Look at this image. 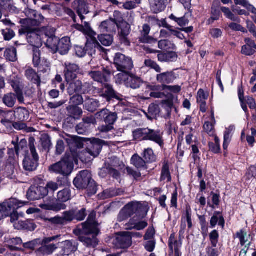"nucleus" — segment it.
<instances>
[{
	"label": "nucleus",
	"mask_w": 256,
	"mask_h": 256,
	"mask_svg": "<svg viewBox=\"0 0 256 256\" xmlns=\"http://www.w3.org/2000/svg\"><path fill=\"white\" fill-rule=\"evenodd\" d=\"M74 27L87 36L86 48L89 55L92 56L94 54L96 48L100 50L102 48L95 37L96 33L92 30L88 22H84V25L75 24Z\"/></svg>",
	"instance_id": "f03ea898"
},
{
	"label": "nucleus",
	"mask_w": 256,
	"mask_h": 256,
	"mask_svg": "<svg viewBox=\"0 0 256 256\" xmlns=\"http://www.w3.org/2000/svg\"><path fill=\"white\" fill-rule=\"evenodd\" d=\"M70 148V153H66L60 161L51 165L49 170L51 172L63 176L69 175L74 168V162H78V149L83 147L82 140L78 137H72L66 140Z\"/></svg>",
	"instance_id": "f257e3e1"
},
{
	"label": "nucleus",
	"mask_w": 256,
	"mask_h": 256,
	"mask_svg": "<svg viewBox=\"0 0 256 256\" xmlns=\"http://www.w3.org/2000/svg\"><path fill=\"white\" fill-rule=\"evenodd\" d=\"M256 176V167L252 166L246 174V178L248 180H250Z\"/></svg>",
	"instance_id": "774afa93"
},
{
	"label": "nucleus",
	"mask_w": 256,
	"mask_h": 256,
	"mask_svg": "<svg viewBox=\"0 0 256 256\" xmlns=\"http://www.w3.org/2000/svg\"><path fill=\"white\" fill-rule=\"evenodd\" d=\"M44 188H45L46 190L48 191V194L50 192L53 194L58 189V186L56 182H50L47 183L46 186L44 187Z\"/></svg>",
	"instance_id": "052dcab7"
},
{
	"label": "nucleus",
	"mask_w": 256,
	"mask_h": 256,
	"mask_svg": "<svg viewBox=\"0 0 256 256\" xmlns=\"http://www.w3.org/2000/svg\"><path fill=\"white\" fill-rule=\"evenodd\" d=\"M220 10L226 18L234 22H240V19L235 16L229 8L224 6L221 8Z\"/></svg>",
	"instance_id": "37998d69"
},
{
	"label": "nucleus",
	"mask_w": 256,
	"mask_h": 256,
	"mask_svg": "<svg viewBox=\"0 0 256 256\" xmlns=\"http://www.w3.org/2000/svg\"><path fill=\"white\" fill-rule=\"evenodd\" d=\"M186 222H187L188 224V228H192V214L190 213V210L187 208L186 210V216H183L182 218V230L180 231V233L182 234L184 232V230L186 228Z\"/></svg>",
	"instance_id": "2f4dec72"
},
{
	"label": "nucleus",
	"mask_w": 256,
	"mask_h": 256,
	"mask_svg": "<svg viewBox=\"0 0 256 256\" xmlns=\"http://www.w3.org/2000/svg\"><path fill=\"white\" fill-rule=\"evenodd\" d=\"M160 108L158 105L151 104L148 108V112L146 114L147 118L150 120L156 118L160 114Z\"/></svg>",
	"instance_id": "72a5a7b5"
},
{
	"label": "nucleus",
	"mask_w": 256,
	"mask_h": 256,
	"mask_svg": "<svg viewBox=\"0 0 256 256\" xmlns=\"http://www.w3.org/2000/svg\"><path fill=\"white\" fill-rule=\"evenodd\" d=\"M15 100V96L12 93L6 94L3 98V102L4 104L10 108H12L14 106Z\"/></svg>",
	"instance_id": "49530a36"
},
{
	"label": "nucleus",
	"mask_w": 256,
	"mask_h": 256,
	"mask_svg": "<svg viewBox=\"0 0 256 256\" xmlns=\"http://www.w3.org/2000/svg\"><path fill=\"white\" fill-rule=\"evenodd\" d=\"M99 41L104 46H109L113 42V37L110 34H101L98 36Z\"/></svg>",
	"instance_id": "a18cd8bd"
},
{
	"label": "nucleus",
	"mask_w": 256,
	"mask_h": 256,
	"mask_svg": "<svg viewBox=\"0 0 256 256\" xmlns=\"http://www.w3.org/2000/svg\"><path fill=\"white\" fill-rule=\"evenodd\" d=\"M150 30V26L145 24L142 26V29L140 32V36L139 37V40L142 43L152 44L157 42L156 39L150 36L148 34Z\"/></svg>",
	"instance_id": "a211bd4d"
},
{
	"label": "nucleus",
	"mask_w": 256,
	"mask_h": 256,
	"mask_svg": "<svg viewBox=\"0 0 256 256\" xmlns=\"http://www.w3.org/2000/svg\"><path fill=\"white\" fill-rule=\"evenodd\" d=\"M103 140L97 138H92L90 140L87 148L84 152H78V158L82 162H89L91 159L98 156L102 150Z\"/></svg>",
	"instance_id": "20e7f679"
},
{
	"label": "nucleus",
	"mask_w": 256,
	"mask_h": 256,
	"mask_svg": "<svg viewBox=\"0 0 256 256\" xmlns=\"http://www.w3.org/2000/svg\"><path fill=\"white\" fill-rule=\"evenodd\" d=\"M2 33L4 40H10L15 36L14 32L12 30L8 28L3 30Z\"/></svg>",
	"instance_id": "0e129e2a"
},
{
	"label": "nucleus",
	"mask_w": 256,
	"mask_h": 256,
	"mask_svg": "<svg viewBox=\"0 0 256 256\" xmlns=\"http://www.w3.org/2000/svg\"><path fill=\"white\" fill-rule=\"evenodd\" d=\"M62 217L65 224L66 222H70L75 219V211L70 210L65 212L63 213V216Z\"/></svg>",
	"instance_id": "bf43d9fd"
},
{
	"label": "nucleus",
	"mask_w": 256,
	"mask_h": 256,
	"mask_svg": "<svg viewBox=\"0 0 256 256\" xmlns=\"http://www.w3.org/2000/svg\"><path fill=\"white\" fill-rule=\"evenodd\" d=\"M114 64L117 70L120 72H129L133 67L132 59L120 53L116 54Z\"/></svg>",
	"instance_id": "39448f33"
},
{
	"label": "nucleus",
	"mask_w": 256,
	"mask_h": 256,
	"mask_svg": "<svg viewBox=\"0 0 256 256\" xmlns=\"http://www.w3.org/2000/svg\"><path fill=\"white\" fill-rule=\"evenodd\" d=\"M6 242L8 247L12 250H17V248L14 246L15 245H18L22 243V240L20 238H10L7 240Z\"/></svg>",
	"instance_id": "6e6d98bb"
},
{
	"label": "nucleus",
	"mask_w": 256,
	"mask_h": 256,
	"mask_svg": "<svg viewBox=\"0 0 256 256\" xmlns=\"http://www.w3.org/2000/svg\"><path fill=\"white\" fill-rule=\"evenodd\" d=\"M140 217H134L132 219L130 220L129 222V224L130 226L127 229L132 230L135 229L137 230H140L144 229L148 226V223L145 220H140L141 219Z\"/></svg>",
	"instance_id": "5701e85b"
},
{
	"label": "nucleus",
	"mask_w": 256,
	"mask_h": 256,
	"mask_svg": "<svg viewBox=\"0 0 256 256\" xmlns=\"http://www.w3.org/2000/svg\"><path fill=\"white\" fill-rule=\"evenodd\" d=\"M248 236L246 232L243 230H240L237 233V236L240 239L242 245H244L248 242Z\"/></svg>",
	"instance_id": "680f3d73"
},
{
	"label": "nucleus",
	"mask_w": 256,
	"mask_h": 256,
	"mask_svg": "<svg viewBox=\"0 0 256 256\" xmlns=\"http://www.w3.org/2000/svg\"><path fill=\"white\" fill-rule=\"evenodd\" d=\"M14 116L20 120H24L28 118V111L24 108H19L14 111Z\"/></svg>",
	"instance_id": "a19ab883"
},
{
	"label": "nucleus",
	"mask_w": 256,
	"mask_h": 256,
	"mask_svg": "<svg viewBox=\"0 0 256 256\" xmlns=\"http://www.w3.org/2000/svg\"><path fill=\"white\" fill-rule=\"evenodd\" d=\"M116 114L115 113L109 112L108 115L106 116L104 122L112 126L116 121Z\"/></svg>",
	"instance_id": "e2e57ef3"
},
{
	"label": "nucleus",
	"mask_w": 256,
	"mask_h": 256,
	"mask_svg": "<svg viewBox=\"0 0 256 256\" xmlns=\"http://www.w3.org/2000/svg\"><path fill=\"white\" fill-rule=\"evenodd\" d=\"M88 87V84H82L81 81L76 80L70 82L68 88V91L70 95L73 94L76 92H82L84 94L88 92L87 90Z\"/></svg>",
	"instance_id": "4468645a"
},
{
	"label": "nucleus",
	"mask_w": 256,
	"mask_h": 256,
	"mask_svg": "<svg viewBox=\"0 0 256 256\" xmlns=\"http://www.w3.org/2000/svg\"><path fill=\"white\" fill-rule=\"evenodd\" d=\"M60 248H62L60 254L62 256H68L76 251L78 248L76 242L71 240H66L62 242Z\"/></svg>",
	"instance_id": "aec40b11"
},
{
	"label": "nucleus",
	"mask_w": 256,
	"mask_h": 256,
	"mask_svg": "<svg viewBox=\"0 0 256 256\" xmlns=\"http://www.w3.org/2000/svg\"><path fill=\"white\" fill-rule=\"evenodd\" d=\"M68 110L75 118H78L82 113V110L76 106H70Z\"/></svg>",
	"instance_id": "13d9d810"
},
{
	"label": "nucleus",
	"mask_w": 256,
	"mask_h": 256,
	"mask_svg": "<svg viewBox=\"0 0 256 256\" xmlns=\"http://www.w3.org/2000/svg\"><path fill=\"white\" fill-rule=\"evenodd\" d=\"M120 30L118 32L120 40L122 43L129 46L130 42L127 38L130 32V26L126 22H122L120 26Z\"/></svg>",
	"instance_id": "6ab92c4d"
},
{
	"label": "nucleus",
	"mask_w": 256,
	"mask_h": 256,
	"mask_svg": "<svg viewBox=\"0 0 256 256\" xmlns=\"http://www.w3.org/2000/svg\"><path fill=\"white\" fill-rule=\"evenodd\" d=\"M158 60L161 62H172L176 60L178 56L174 52L160 53L158 55Z\"/></svg>",
	"instance_id": "c756f323"
},
{
	"label": "nucleus",
	"mask_w": 256,
	"mask_h": 256,
	"mask_svg": "<svg viewBox=\"0 0 256 256\" xmlns=\"http://www.w3.org/2000/svg\"><path fill=\"white\" fill-rule=\"evenodd\" d=\"M90 77L98 82L104 84L108 81L110 74V70L104 68L102 72L100 71H92L88 73Z\"/></svg>",
	"instance_id": "2eb2a0df"
},
{
	"label": "nucleus",
	"mask_w": 256,
	"mask_h": 256,
	"mask_svg": "<svg viewBox=\"0 0 256 256\" xmlns=\"http://www.w3.org/2000/svg\"><path fill=\"white\" fill-rule=\"evenodd\" d=\"M60 237V235L53 236L51 237L45 238L42 240V243L44 244L40 248L38 252L39 254L48 256L52 254L57 248L58 246L55 244H46L52 241L56 240Z\"/></svg>",
	"instance_id": "6e6552de"
},
{
	"label": "nucleus",
	"mask_w": 256,
	"mask_h": 256,
	"mask_svg": "<svg viewBox=\"0 0 256 256\" xmlns=\"http://www.w3.org/2000/svg\"><path fill=\"white\" fill-rule=\"evenodd\" d=\"M236 5H240L246 8L248 11L256 14V8L251 4L248 0H234Z\"/></svg>",
	"instance_id": "f704fd0d"
},
{
	"label": "nucleus",
	"mask_w": 256,
	"mask_h": 256,
	"mask_svg": "<svg viewBox=\"0 0 256 256\" xmlns=\"http://www.w3.org/2000/svg\"><path fill=\"white\" fill-rule=\"evenodd\" d=\"M58 52L62 55L68 53L71 47L70 40L69 37L64 36L59 40L58 46Z\"/></svg>",
	"instance_id": "412c9836"
},
{
	"label": "nucleus",
	"mask_w": 256,
	"mask_h": 256,
	"mask_svg": "<svg viewBox=\"0 0 256 256\" xmlns=\"http://www.w3.org/2000/svg\"><path fill=\"white\" fill-rule=\"evenodd\" d=\"M48 35L38 30H34L28 32L27 34V40L28 42L34 48H38L42 44V40L46 38Z\"/></svg>",
	"instance_id": "9d476101"
},
{
	"label": "nucleus",
	"mask_w": 256,
	"mask_h": 256,
	"mask_svg": "<svg viewBox=\"0 0 256 256\" xmlns=\"http://www.w3.org/2000/svg\"><path fill=\"white\" fill-rule=\"evenodd\" d=\"M160 180L161 181L166 180V182H170L171 180L169 166L166 163H164L162 168Z\"/></svg>",
	"instance_id": "58836bf2"
},
{
	"label": "nucleus",
	"mask_w": 256,
	"mask_h": 256,
	"mask_svg": "<svg viewBox=\"0 0 256 256\" xmlns=\"http://www.w3.org/2000/svg\"><path fill=\"white\" fill-rule=\"evenodd\" d=\"M104 87L103 88V92L104 94L107 96L116 98L118 99H120V98L116 95V93L112 86L108 84H104Z\"/></svg>",
	"instance_id": "603ef678"
},
{
	"label": "nucleus",
	"mask_w": 256,
	"mask_h": 256,
	"mask_svg": "<svg viewBox=\"0 0 256 256\" xmlns=\"http://www.w3.org/2000/svg\"><path fill=\"white\" fill-rule=\"evenodd\" d=\"M77 230L82 234H94V236H96L99 232L96 222L94 220H90V218L86 223L79 226Z\"/></svg>",
	"instance_id": "9b49d317"
},
{
	"label": "nucleus",
	"mask_w": 256,
	"mask_h": 256,
	"mask_svg": "<svg viewBox=\"0 0 256 256\" xmlns=\"http://www.w3.org/2000/svg\"><path fill=\"white\" fill-rule=\"evenodd\" d=\"M162 90V86L156 85H148L146 86V91L150 92V97L162 98L164 96V94L159 90Z\"/></svg>",
	"instance_id": "cd10ccee"
},
{
	"label": "nucleus",
	"mask_w": 256,
	"mask_h": 256,
	"mask_svg": "<svg viewBox=\"0 0 256 256\" xmlns=\"http://www.w3.org/2000/svg\"><path fill=\"white\" fill-rule=\"evenodd\" d=\"M80 240L82 242H84V244L88 246H92L95 247L98 244V239L96 238V236H93L92 238H80Z\"/></svg>",
	"instance_id": "3c124183"
},
{
	"label": "nucleus",
	"mask_w": 256,
	"mask_h": 256,
	"mask_svg": "<svg viewBox=\"0 0 256 256\" xmlns=\"http://www.w3.org/2000/svg\"><path fill=\"white\" fill-rule=\"evenodd\" d=\"M241 52L243 54L250 56L254 54L255 50L252 46L244 45L242 46Z\"/></svg>",
	"instance_id": "69168bd1"
},
{
	"label": "nucleus",
	"mask_w": 256,
	"mask_h": 256,
	"mask_svg": "<svg viewBox=\"0 0 256 256\" xmlns=\"http://www.w3.org/2000/svg\"><path fill=\"white\" fill-rule=\"evenodd\" d=\"M219 234L217 230H214L210 234V239L211 244L213 248L217 246Z\"/></svg>",
	"instance_id": "4d7b16f0"
},
{
	"label": "nucleus",
	"mask_w": 256,
	"mask_h": 256,
	"mask_svg": "<svg viewBox=\"0 0 256 256\" xmlns=\"http://www.w3.org/2000/svg\"><path fill=\"white\" fill-rule=\"evenodd\" d=\"M158 48L163 50H173L174 46L168 40H161L158 44Z\"/></svg>",
	"instance_id": "09e8293b"
},
{
	"label": "nucleus",
	"mask_w": 256,
	"mask_h": 256,
	"mask_svg": "<svg viewBox=\"0 0 256 256\" xmlns=\"http://www.w3.org/2000/svg\"><path fill=\"white\" fill-rule=\"evenodd\" d=\"M147 212L146 206L139 202H132L126 204L120 211L118 219L122 222L134 214H136L134 217L144 218L147 215Z\"/></svg>",
	"instance_id": "7ed1b4c3"
},
{
	"label": "nucleus",
	"mask_w": 256,
	"mask_h": 256,
	"mask_svg": "<svg viewBox=\"0 0 256 256\" xmlns=\"http://www.w3.org/2000/svg\"><path fill=\"white\" fill-rule=\"evenodd\" d=\"M74 2L78 4L76 8L77 13L82 21L85 18L83 14H86L89 12L88 6L85 0H76Z\"/></svg>",
	"instance_id": "a878e982"
},
{
	"label": "nucleus",
	"mask_w": 256,
	"mask_h": 256,
	"mask_svg": "<svg viewBox=\"0 0 256 256\" xmlns=\"http://www.w3.org/2000/svg\"><path fill=\"white\" fill-rule=\"evenodd\" d=\"M114 244L118 248H127L132 244V237L128 232H124L116 238Z\"/></svg>",
	"instance_id": "ddd939ff"
},
{
	"label": "nucleus",
	"mask_w": 256,
	"mask_h": 256,
	"mask_svg": "<svg viewBox=\"0 0 256 256\" xmlns=\"http://www.w3.org/2000/svg\"><path fill=\"white\" fill-rule=\"evenodd\" d=\"M24 204L16 199H12L8 202L0 205V220L8 216L12 210L22 206Z\"/></svg>",
	"instance_id": "1a4fd4ad"
},
{
	"label": "nucleus",
	"mask_w": 256,
	"mask_h": 256,
	"mask_svg": "<svg viewBox=\"0 0 256 256\" xmlns=\"http://www.w3.org/2000/svg\"><path fill=\"white\" fill-rule=\"evenodd\" d=\"M26 78L34 83L40 84V78L36 72L32 68H28L26 71Z\"/></svg>",
	"instance_id": "4c0bfd02"
},
{
	"label": "nucleus",
	"mask_w": 256,
	"mask_h": 256,
	"mask_svg": "<svg viewBox=\"0 0 256 256\" xmlns=\"http://www.w3.org/2000/svg\"><path fill=\"white\" fill-rule=\"evenodd\" d=\"M129 72H120L115 76V80L116 83L121 84L124 83L126 85V82L128 80L130 76L128 74Z\"/></svg>",
	"instance_id": "79ce46f5"
},
{
	"label": "nucleus",
	"mask_w": 256,
	"mask_h": 256,
	"mask_svg": "<svg viewBox=\"0 0 256 256\" xmlns=\"http://www.w3.org/2000/svg\"><path fill=\"white\" fill-rule=\"evenodd\" d=\"M116 25L117 24L114 20H106L101 23L100 26V29L102 32H110L116 30Z\"/></svg>",
	"instance_id": "c85d7f7f"
},
{
	"label": "nucleus",
	"mask_w": 256,
	"mask_h": 256,
	"mask_svg": "<svg viewBox=\"0 0 256 256\" xmlns=\"http://www.w3.org/2000/svg\"><path fill=\"white\" fill-rule=\"evenodd\" d=\"M43 220L44 222H49L52 224H64V220L62 219V217L58 216L50 218H43Z\"/></svg>",
	"instance_id": "864d4df0"
},
{
	"label": "nucleus",
	"mask_w": 256,
	"mask_h": 256,
	"mask_svg": "<svg viewBox=\"0 0 256 256\" xmlns=\"http://www.w3.org/2000/svg\"><path fill=\"white\" fill-rule=\"evenodd\" d=\"M84 106L88 111L94 112L99 106V102L96 99L88 98L85 100Z\"/></svg>",
	"instance_id": "473e14b6"
},
{
	"label": "nucleus",
	"mask_w": 256,
	"mask_h": 256,
	"mask_svg": "<svg viewBox=\"0 0 256 256\" xmlns=\"http://www.w3.org/2000/svg\"><path fill=\"white\" fill-rule=\"evenodd\" d=\"M215 124L216 120L214 118V112L212 110L211 116L210 120L206 121L203 126L204 130L210 136H214L215 134Z\"/></svg>",
	"instance_id": "4be33fe9"
},
{
	"label": "nucleus",
	"mask_w": 256,
	"mask_h": 256,
	"mask_svg": "<svg viewBox=\"0 0 256 256\" xmlns=\"http://www.w3.org/2000/svg\"><path fill=\"white\" fill-rule=\"evenodd\" d=\"M218 222L219 226L224 227V220L223 216L220 212H216L210 220V227L214 228Z\"/></svg>",
	"instance_id": "7c9ffc66"
},
{
	"label": "nucleus",
	"mask_w": 256,
	"mask_h": 256,
	"mask_svg": "<svg viewBox=\"0 0 256 256\" xmlns=\"http://www.w3.org/2000/svg\"><path fill=\"white\" fill-rule=\"evenodd\" d=\"M30 148L32 155V158L30 156L26 157L23 161V166L25 170L30 172L36 169L38 166V156L34 144H30Z\"/></svg>",
	"instance_id": "423d86ee"
},
{
	"label": "nucleus",
	"mask_w": 256,
	"mask_h": 256,
	"mask_svg": "<svg viewBox=\"0 0 256 256\" xmlns=\"http://www.w3.org/2000/svg\"><path fill=\"white\" fill-rule=\"evenodd\" d=\"M144 156L147 161H153L154 160V156L153 150L151 148H148L144 152Z\"/></svg>",
	"instance_id": "338daca9"
},
{
	"label": "nucleus",
	"mask_w": 256,
	"mask_h": 256,
	"mask_svg": "<svg viewBox=\"0 0 256 256\" xmlns=\"http://www.w3.org/2000/svg\"><path fill=\"white\" fill-rule=\"evenodd\" d=\"M91 174L88 170L80 172L74 179V184L78 189L86 188L90 184H92Z\"/></svg>",
	"instance_id": "0eeeda50"
},
{
	"label": "nucleus",
	"mask_w": 256,
	"mask_h": 256,
	"mask_svg": "<svg viewBox=\"0 0 256 256\" xmlns=\"http://www.w3.org/2000/svg\"><path fill=\"white\" fill-rule=\"evenodd\" d=\"M70 198V191L68 188L64 190L58 192L57 200L59 202H64L68 201Z\"/></svg>",
	"instance_id": "e433bc0d"
},
{
	"label": "nucleus",
	"mask_w": 256,
	"mask_h": 256,
	"mask_svg": "<svg viewBox=\"0 0 256 256\" xmlns=\"http://www.w3.org/2000/svg\"><path fill=\"white\" fill-rule=\"evenodd\" d=\"M48 195V191L43 186H32L27 192V197L31 200H38Z\"/></svg>",
	"instance_id": "f8f14e48"
},
{
	"label": "nucleus",
	"mask_w": 256,
	"mask_h": 256,
	"mask_svg": "<svg viewBox=\"0 0 256 256\" xmlns=\"http://www.w3.org/2000/svg\"><path fill=\"white\" fill-rule=\"evenodd\" d=\"M176 78L173 72L168 71L158 74L156 76L157 82L162 84V90H164V86L172 83Z\"/></svg>",
	"instance_id": "dca6fc26"
},
{
	"label": "nucleus",
	"mask_w": 256,
	"mask_h": 256,
	"mask_svg": "<svg viewBox=\"0 0 256 256\" xmlns=\"http://www.w3.org/2000/svg\"><path fill=\"white\" fill-rule=\"evenodd\" d=\"M40 207L44 210H52L55 212H58L66 208V204L62 202L53 204L44 203L40 204Z\"/></svg>",
	"instance_id": "393cba45"
},
{
	"label": "nucleus",
	"mask_w": 256,
	"mask_h": 256,
	"mask_svg": "<svg viewBox=\"0 0 256 256\" xmlns=\"http://www.w3.org/2000/svg\"><path fill=\"white\" fill-rule=\"evenodd\" d=\"M141 84L140 80L138 78L130 76L128 80L126 82V86L136 89L140 87Z\"/></svg>",
	"instance_id": "ea45409f"
},
{
	"label": "nucleus",
	"mask_w": 256,
	"mask_h": 256,
	"mask_svg": "<svg viewBox=\"0 0 256 256\" xmlns=\"http://www.w3.org/2000/svg\"><path fill=\"white\" fill-rule=\"evenodd\" d=\"M168 244L172 252H173L174 250L175 252H180L179 248L182 246V242L180 240L178 241L176 240L174 234H171L169 239Z\"/></svg>",
	"instance_id": "c9c22d12"
},
{
	"label": "nucleus",
	"mask_w": 256,
	"mask_h": 256,
	"mask_svg": "<svg viewBox=\"0 0 256 256\" xmlns=\"http://www.w3.org/2000/svg\"><path fill=\"white\" fill-rule=\"evenodd\" d=\"M146 128H138L133 132V136L135 140H146Z\"/></svg>",
	"instance_id": "c03bdc74"
},
{
	"label": "nucleus",
	"mask_w": 256,
	"mask_h": 256,
	"mask_svg": "<svg viewBox=\"0 0 256 256\" xmlns=\"http://www.w3.org/2000/svg\"><path fill=\"white\" fill-rule=\"evenodd\" d=\"M47 40L46 43V47L50 50L54 54L58 52V46L59 43L58 38L56 36L52 34L50 36H47Z\"/></svg>",
	"instance_id": "bb28decb"
},
{
	"label": "nucleus",
	"mask_w": 256,
	"mask_h": 256,
	"mask_svg": "<svg viewBox=\"0 0 256 256\" xmlns=\"http://www.w3.org/2000/svg\"><path fill=\"white\" fill-rule=\"evenodd\" d=\"M4 55L8 60L14 62L16 60V50L15 48L6 50Z\"/></svg>",
	"instance_id": "5fc2aeb1"
},
{
	"label": "nucleus",
	"mask_w": 256,
	"mask_h": 256,
	"mask_svg": "<svg viewBox=\"0 0 256 256\" xmlns=\"http://www.w3.org/2000/svg\"><path fill=\"white\" fill-rule=\"evenodd\" d=\"M146 140H151L162 146L163 144L162 134L158 130L146 128Z\"/></svg>",
	"instance_id": "f3484780"
},
{
	"label": "nucleus",
	"mask_w": 256,
	"mask_h": 256,
	"mask_svg": "<svg viewBox=\"0 0 256 256\" xmlns=\"http://www.w3.org/2000/svg\"><path fill=\"white\" fill-rule=\"evenodd\" d=\"M132 163L137 168H144L146 165V162L138 155H134L131 159Z\"/></svg>",
	"instance_id": "de8ad7c7"
},
{
	"label": "nucleus",
	"mask_w": 256,
	"mask_h": 256,
	"mask_svg": "<svg viewBox=\"0 0 256 256\" xmlns=\"http://www.w3.org/2000/svg\"><path fill=\"white\" fill-rule=\"evenodd\" d=\"M151 10L154 13H158L164 10L166 6V0H149Z\"/></svg>",
	"instance_id": "b1692460"
},
{
	"label": "nucleus",
	"mask_w": 256,
	"mask_h": 256,
	"mask_svg": "<svg viewBox=\"0 0 256 256\" xmlns=\"http://www.w3.org/2000/svg\"><path fill=\"white\" fill-rule=\"evenodd\" d=\"M10 84L16 93L17 98L18 102L21 103L23 102L24 101V98L22 92L20 89L18 85L15 82H14L13 81H12L10 82Z\"/></svg>",
	"instance_id": "8fccbe9b"
}]
</instances>
